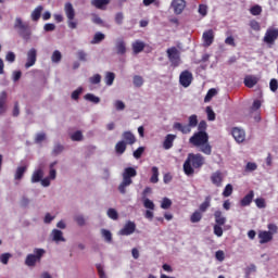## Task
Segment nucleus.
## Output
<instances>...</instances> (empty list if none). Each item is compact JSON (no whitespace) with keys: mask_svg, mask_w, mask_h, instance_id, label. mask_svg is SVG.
<instances>
[{"mask_svg":"<svg viewBox=\"0 0 278 278\" xmlns=\"http://www.w3.org/2000/svg\"><path fill=\"white\" fill-rule=\"evenodd\" d=\"M202 218H203V214L200 211H194L190 216L191 223H201Z\"/></svg>","mask_w":278,"mask_h":278,"instance_id":"obj_36","label":"nucleus"},{"mask_svg":"<svg viewBox=\"0 0 278 278\" xmlns=\"http://www.w3.org/2000/svg\"><path fill=\"white\" fill-rule=\"evenodd\" d=\"M269 89L271 90V92H277L278 81H277L276 78L270 79V81H269Z\"/></svg>","mask_w":278,"mask_h":278,"instance_id":"obj_59","label":"nucleus"},{"mask_svg":"<svg viewBox=\"0 0 278 278\" xmlns=\"http://www.w3.org/2000/svg\"><path fill=\"white\" fill-rule=\"evenodd\" d=\"M216 94H217L216 89L214 88L210 89L204 98L205 103H207L208 101H212V98L216 97Z\"/></svg>","mask_w":278,"mask_h":278,"instance_id":"obj_42","label":"nucleus"},{"mask_svg":"<svg viewBox=\"0 0 278 278\" xmlns=\"http://www.w3.org/2000/svg\"><path fill=\"white\" fill-rule=\"evenodd\" d=\"M77 58L80 62H88V53H86L84 50H79L77 52Z\"/></svg>","mask_w":278,"mask_h":278,"instance_id":"obj_52","label":"nucleus"},{"mask_svg":"<svg viewBox=\"0 0 278 278\" xmlns=\"http://www.w3.org/2000/svg\"><path fill=\"white\" fill-rule=\"evenodd\" d=\"M52 236H53L54 242H65L66 241V239H64L62 230H58V229L52 230Z\"/></svg>","mask_w":278,"mask_h":278,"instance_id":"obj_30","label":"nucleus"},{"mask_svg":"<svg viewBox=\"0 0 278 278\" xmlns=\"http://www.w3.org/2000/svg\"><path fill=\"white\" fill-rule=\"evenodd\" d=\"M96 268L98 270V275L100 278H108V276L105 275V271L103 270V265L97 264Z\"/></svg>","mask_w":278,"mask_h":278,"instance_id":"obj_60","label":"nucleus"},{"mask_svg":"<svg viewBox=\"0 0 278 278\" xmlns=\"http://www.w3.org/2000/svg\"><path fill=\"white\" fill-rule=\"evenodd\" d=\"M91 5L97 10H108V5H110V0H91Z\"/></svg>","mask_w":278,"mask_h":278,"instance_id":"obj_22","label":"nucleus"},{"mask_svg":"<svg viewBox=\"0 0 278 278\" xmlns=\"http://www.w3.org/2000/svg\"><path fill=\"white\" fill-rule=\"evenodd\" d=\"M42 177H45V172L42 169H37L33 173L31 176V184H38L39 181H42Z\"/></svg>","mask_w":278,"mask_h":278,"instance_id":"obj_27","label":"nucleus"},{"mask_svg":"<svg viewBox=\"0 0 278 278\" xmlns=\"http://www.w3.org/2000/svg\"><path fill=\"white\" fill-rule=\"evenodd\" d=\"M211 203H212V198L208 195L205 198L204 202L200 204L199 212L201 214H203L204 212H207Z\"/></svg>","mask_w":278,"mask_h":278,"instance_id":"obj_29","label":"nucleus"},{"mask_svg":"<svg viewBox=\"0 0 278 278\" xmlns=\"http://www.w3.org/2000/svg\"><path fill=\"white\" fill-rule=\"evenodd\" d=\"M10 257H12V254L10 253H3L0 255V262L1 264L8 265V262H10Z\"/></svg>","mask_w":278,"mask_h":278,"instance_id":"obj_55","label":"nucleus"},{"mask_svg":"<svg viewBox=\"0 0 278 278\" xmlns=\"http://www.w3.org/2000/svg\"><path fill=\"white\" fill-rule=\"evenodd\" d=\"M35 254H28L25 260V265L28 266L29 268H34L36 264L40 263L42 260V256L45 255L46 251L45 249H35L34 250Z\"/></svg>","mask_w":278,"mask_h":278,"instance_id":"obj_6","label":"nucleus"},{"mask_svg":"<svg viewBox=\"0 0 278 278\" xmlns=\"http://www.w3.org/2000/svg\"><path fill=\"white\" fill-rule=\"evenodd\" d=\"M42 5L37 7L33 12H31V21H40V16L42 14Z\"/></svg>","mask_w":278,"mask_h":278,"instance_id":"obj_32","label":"nucleus"},{"mask_svg":"<svg viewBox=\"0 0 278 278\" xmlns=\"http://www.w3.org/2000/svg\"><path fill=\"white\" fill-rule=\"evenodd\" d=\"M253 170H257V163L248 162L244 168L245 173H253Z\"/></svg>","mask_w":278,"mask_h":278,"instance_id":"obj_40","label":"nucleus"},{"mask_svg":"<svg viewBox=\"0 0 278 278\" xmlns=\"http://www.w3.org/2000/svg\"><path fill=\"white\" fill-rule=\"evenodd\" d=\"M202 40L205 47H212L214 42V30L213 29L205 30L202 35Z\"/></svg>","mask_w":278,"mask_h":278,"instance_id":"obj_14","label":"nucleus"},{"mask_svg":"<svg viewBox=\"0 0 278 278\" xmlns=\"http://www.w3.org/2000/svg\"><path fill=\"white\" fill-rule=\"evenodd\" d=\"M170 8L174 10V14H182L184 10H186V0H173Z\"/></svg>","mask_w":278,"mask_h":278,"instance_id":"obj_11","label":"nucleus"},{"mask_svg":"<svg viewBox=\"0 0 278 278\" xmlns=\"http://www.w3.org/2000/svg\"><path fill=\"white\" fill-rule=\"evenodd\" d=\"M125 151H127V143L125 141H123V140L118 141L115 144V152L118 155H123V153H125Z\"/></svg>","mask_w":278,"mask_h":278,"instance_id":"obj_28","label":"nucleus"},{"mask_svg":"<svg viewBox=\"0 0 278 278\" xmlns=\"http://www.w3.org/2000/svg\"><path fill=\"white\" fill-rule=\"evenodd\" d=\"M115 109L121 112L123 110H125V102L121 101V100H116L114 103Z\"/></svg>","mask_w":278,"mask_h":278,"instance_id":"obj_64","label":"nucleus"},{"mask_svg":"<svg viewBox=\"0 0 278 278\" xmlns=\"http://www.w3.org/2000/svg\"><path fill=\"white\" fill-rule=\"evenodd\" d=\"M255 198V192L253 190L249 191L248 194L240 200L241 207H249L251 203H253V199Z\"/></svg>","mask_w":278,"mask_h":278,"instance_id":"obj_17","label":"nucleus"},{"mask_svg":"<svg viewBox=\"0 0 278 278\" xmlns=\"http://www.w3.org/2000/svg\"><path fill=\"white\" fill-rule=\"evenodd\" d=\"M103 40H105V35L103 33H96L91 45H99V42H103Z\"/></svg>","mask_w":278,"mask_h":278,"instance_id":"obj_34","label":"nucleus"},{"mask_svg":"<svg viewBox=\"0 0 278 278\" xmlns=\"http://www.w3.org/2000/svg\"><path fill=\"white\" fill-rule=\"evenodd\" d=\"M172 205H173V201H170V199H168V198H164L162 203H161L162 210H169V207Z\"/></svg>","mask_w":278,"mask_h":278,"instance_id":"obj_46","label":"nucleus"},{"mask_svg":"<svg viewBox=\"0 0 278 278\" xmlns=\"http://www.w3.org/2000/svg\"><path fill=\"white\" fill-rule=\"evenodd\" d=\"M5 103H8V92L2 91L0 93V116H3L8 112V105Z\"/></svg>","mask_w":278,"mask_h":278,"instance_id":"obj_18","label":"nucleus"},{"mask_svg":"<svg viewBox=\"0 0 278 278\" xmlns=\"http://www.w3.org/2000/svg\"><path fill=\"white\" fill-rule=\"evenodd\" d=\"M142 153H144V147H139L135 152H134V159L135 160H140L142 157Z\"/></svg>","mask_w":278,"mask_h":278,"instance_id":"obj_57","label":"nucleus"},{"mask_svg":"<svg viewBox=\"0 0 278 278\" xmlns=\"http://www.w3.org/2000/svg\"><path fill=\"white\" fill-rule=\"evenodd\" d=\"M250 27H251V29H253V31H260V29H262L260 22H257L255 20L250 21Z\"/></svg>","mask_w":278,"mask_h":278,"instance_id":"obj_53","label":"nucleus"},{"mask_svg":"<svg viewBox=\"0 0 278 278\" xmlns=\"http://www.w3.org/2000/svg\"><path fill=\"white\" fill-rule=\"evenodd\" d=\"M143 207H146V210H155V203H153V201L146 198L143 200Z\"/></svg>","mask_w":278,"mask_h":278,"instance_id":"obj_47","label":"nucleus"},{"mask_svg":"<svg viewBox=\"0 0 278 278\" xmlns=\"http://www.w3.org/2000/svg\"><path fill=\"white\" fill-rule=\"evenodd\" d=\"M147 45L144 41L136 40L131 43V49L135 55H138V53H142L144 51V48Z\"/></svg>","mask_w":278,"mask_h":278,"instance_id":"obj_21","label":"nucleus"},{"mask_svg":"<svg viewBox=\"0 0 278 278\" xmlns=\"http://www.w3.org/2000/svg\"><path fill=\"white\" fill-rule=\"evenodd\" d=\"M90 84L97 85V84H101V75L100 74H96L93 76H91L89 78Z\"/></svg>","mask_w":278,"mask_h":278,"instance_id":"obj_61","label":"nucleus"},{"mask_svg":"<svg viewBox=\"0 0 278 278\" xmlns=\"http://www.w3.org/2000/svg\"><path fill=\"white\" fill-rule=\"evenodd\" d=\"M257 81H260L257 77L249 75L245 76L243 84L247 88H254L255 86H257Z\"/></svg>","mask_w":278,"mask_h":278,"instance_id":"obj_24","label":"nucleus"},{"mask_svg":"<svg viewBox=\"0 0 278 278\" xmlns=\"http://www.w3.org/2000/svg\"><path fill=\"white\" fill-rule=\"evenodd\" d=\"M108 216L112 220H118V212H116V210H114V208H109L108 210Z\"/></svg>","mask_w":278,"mask_h":278,"instance_id":"obj_49","label":"nucleus"},{"mask_svg":"<svg viewBox=\"0 0 278 278\" xmlns=\"http://www.w3.org/2000/svg\"><path fill=\"white\" fill-rule=\"evenodd\" d=\"M206 114H207V121H216V113H214V110L212 106H206Z\"/></svg>","mask_w":278,"mask_h":278,"instance_id":"obj_45","label":"nucleus"},{"mask_svg":"<svg viewBox=\"0 0 278 278\" xmlns=\"http://www.w3.org/2000/svg\"><path fill=\"white\" fill-rule=\"evenodd\" d=\"M255 205L258 210H264V207H266V200H264V198H257L255 200Z\"/></svg>","mask_w":278,"mask_h":278,"instance_id":"obj_51","label":"nucleus"},{"mask_svg":"<svg viewBox=\"0 0 278 278\" xmlns=\"http://www.w3.org/2000/svg\"><path fill=\"white\" fill-rule=\"evenodd\" d=\"M64 12L67 18V27L70 29H77V20H75V8L73 7V3L66 2L64 5Z\"/></svg>","mask_w":278,"mask_h":278,"instance_id":"obj_5","label":"nucleus"},{"mask_svg":"<svg viewBox=\"0 0 278 278\" xmlns=\"http://www.w3.org/2000/svg\"><path fill=\"white\" fill-rule=\"evenodd\" d=\"M166 54L173 68H177L181 64V52H179L177 47L168 48Z\"/></svg>","mask_w":278,"mask_h":278,"instance_id":"obj_7","label":"nucleus"},{"mask_svg":"<svg viewBox=\"0 0 278 278\" xmlns=\"http://www.w3.org/2000/svg\"><path fill=\"white\" fill-rule=\"evenodd\" d=\"M198 131H202V134H207V122L201 121L198 124Z\"/></svg>","mask_w":278,"mask_h":278,"instance_id":"obj_50","label":"nucleus"},{"mask_svg":"<svg viewBox=\"0 0 278 278\" xmlns=\"http://www.w3.org/2000/svg\"><path fill=\"white\" fill-rule=\"evenodd\" d=\"M192 74L190 73V71L186 70L180 73L179 84L182 85L184 88H188L190 84H192Z\"/></svg>","mask_w":278,"mask_h":278,"instance_id":"obj_10","label":"nucleus"},{"mask_svg":"<svg viewBox=\"0 0 278 278\" xmlns=\"http://www.w3.org/2000/svg\"><path fill=\"white\" fill-rule=\"evenodd\" d=\"M27 170V167L26 166H20L17 167L16 172H15V176L14 178L15 179H23V175H25Z\"/></svg>","mask_w":278,"mask_h":278,"instance_id":"obj_38","label":"nucleus"},{"mask_svg":"<svg viewBox=\"0 0 278 278\" xmlns=\"http://www.w3.org/2000/svg\"><path fill=\"white\" fill-rule=\"evenodd\" d=\"M114 79H116V74H114L113 72H108L104 77L106 86H112V84H114Z\"/></svg>","mask_w":278,"mask_h":278,"instance_id":"obj_33","label":"nucleus"},{"mask_svg":"<svg viewBox=\"0 0 278 278\" xmlns=\"http://www.w3.org/2000/svg\"><path fill=\"white\" fill-rule=\"evenodd\" d=\"M138 175V172L134 167H126L123 172V180L121 185L118 186V191L121 194H125L127 192V187L131 186L134 184L132 177H136Z\"/></svg>","mask_w":278,"mask_h":278,"instance_id":"obj_3","label":"nucleus"},{"mask_svg":"<svg viewBox=\"0 0 278 278\" xmlns=\"http://www.w3.org/2000/svg\"><path fill=\"white\" fill-rule=\"evenodd\" d=\"M231 134H232V138H235L236 142H239V143L244 142V140L247 138V134L238 127L232 128Z\"/></svg>","mask_w":278,"mask_h":278,"instance_id":"obj_15","label":"nucleus"},{"mask_svg":"<svg viewBox=\"0 0 278 278\" xmlns=\"http://www.w3.org/2000/svg\"><path fill=\"white\" fill-rule=\"evenodd\" d=\"M174 129H177L181 134H190L192 131V128L188 124L184 125L179 122L174 124Z\"/></svg>","mask_w":278,"mask_h":278,"instance_id":"obj_25","label":"nucleus"},{"mask_svg":"<svg viewBox=\"0 0 278 278\" xmlns=\"http://www.w3.org/2000/svg\"><path fill=\"white\" fill-rule=\"evenodd\" d=\"M125 18V15H123V12H118L115 14V23L116 25H123V21Z\"/></svg>","mask_w":278,"mask_h":278,"instance_id":"obj_62","label":"nucleus"},{"mask_svg":"<svg viewBox=\"0 0 278 278\" xmlns=\"http://www.w3.org/2000/svg\"><path fill=\"white\" fill-rule=\"evenodd\" d=\"M136 231V223L129 220L125 224L124 228L119 230V236H131Z\"/></svg>","mask_w":278,"mask_h":278,"instance_id":"obj_12","label":"nucleus"},{"mask_svg":"<svg viewBox=\"0 0 278 278\" xmlns=\"http://www.w3.org/2000/svg\"><path fill=\"white\" fill-rule=\"evenodd\" d=\"M211 181L214 186L217 188H220L223 186V172L217 170L211 175Z\"/></svg>","mask_w":278,"mask_h":278,"instance_id":"obj_19","label":"nucleus"},{"mask_svg":"<svg viewBox=\"0 0 278 278\" xmlns=\"http://www.w3.org/2000/svg\"><path fill=\"white\" fill-rule=\"evenodd\" d=\"M205 165V156H203L201 153H189L184 165V173L188 177H192L194 175V170H199L203 168Z\"/></svg>","mask_w":278,"mask_h":278,"instance_id":"obj_1","label":"nucleus"},{"mask_svg":"<svg viewBox=\"0 0 278 278\" xmlns=\"http://www.w3.org/2000/svg\"><path fill=\"white\" fill-rule=\"evenodd\" d=\"M160 169L157 166L152 167V176L150 178L151 184H157L160 181Z\"/></svg>","mask_w":278,"mask_h":278,"instance_id":"obj_31","label":"nucleus"},{"mask_svg":"<svg viewBox=\"0 0 278 278\" xmlns=\"http://www.w3.org/2000/svg\"><path fill=\"white\" fill-rule=\"evenodd\" d=\"M14 29H16L18 36H21V38L26 42L31 40V28L29 27V24L23 22V18H15Z\"/></svg>","mask_w":278,"mask_h":278,"instance_id":"obj_4","label":"nucleus"},{"mask_svg":"<svg viewBox=\"0 0 278 278\" xmlns=\"http://www.w3.org/2000/svg\"><path fill=\"white\" fill-rule=\"evenodd\" d=\"M122 138V141L126 142V144H136V136L131 131H124Z\"/></svg>","mask_w":278,"mask_h":278,"instance_id":"obj_23","label":"nucleus"},{"mask_svg":"<svg viewBox=\"0 0 278 278\" xmlns=\"http://www.w3.org/2000/svg\"><path fill=\"white\" fill-rule=\"evenodd\" d=\"M198 12L201 16H207V7L205 4H200Z\"/></svg>","mask_w":278,"mask_h":278,"instance_id":"obj_63","label":"nucleus"},{"mask_svg":"<svg viewBox=\"0 0 278 278\" xmlns=\"http://www.w3.org/2000/svg\"><path fill=\"white\" fill-rule=\"evenodd\" d=\"M38 58V50L36 48H31L28 50L26 54V63H25V68H31L36 64V60Z\"/></svg>","mask_w":278,"mask_h":278,"instance_id":"obj_9","label":"nucleus"},{"mask_svg":"<svg viewBox=\"0 0 278 278\" xmlns=\"http://www.w3.org/2000/svg\"><path fill=\"white\" fill-rule=\"evenodd\" d=\"M277 38H278V28L269 27L267 28L265 36L263 37V42H265V45H268L269 47H273V45L277 42Z\"/></svg>","mask_w":278,"mask_h":278,"instance_id":"obj_8","label":"nucleus"},{"mask_svg":"<svg viewBox=\"0 0 278 278\" xmlns=\"http://www.w3.org/2000/svg\"><path fill=\"white\" fill-rule=\"evenodd\" d=\"M55 164H58V162H53L50 164V176L49 179H55L58 172L55 170V168H53L55 166Z\"/></svg>","mask_w":278,"mask_h":278,"instance_id":"obj_56","label":"nucleus"},{"mask_svg":"<svg viewBox=\"0 0 278 278\" xmlns=\"http://www.w3.org/2000/svg\"><path fill=\"white\" fill-rule=\"evenodd\" d=\"M84 99L86 101H90V103H101V98L94 96L93 93H87L85 94Z\"/></svg>","mask_w":278,"mask_h":278,"instance_id":"obj_35","label":"nucleus"},{"mask_svg":"<svg viewBox=\"0 0 278 278\" xmlns=\"http://www.w3.org/2000/svg\"><path fill=\"white\" fill-rule=\"evenodd\" d=\"M250 14H252V16H260V14H262V8L260 7V4H255L254 7H252L250 9Z\"/></svg>","mask_w":278,"mask_h":278,"instance_id":"obj_41","label":"nucleus"},{"mask_svg":"<svg viewBox=\"0 0 278 278\" xmlns=\"http://www.w3.org/2000/svg\"><path fill=\"white\" fill-rule=\"evenodd\" d=\"M189 143L193 147H200L201 153L212 155V146L210 144V135L203 131H197L189 138Z\"/></svg>","mask_w":278,"mask_h":278,"instance_id":"obj_2","label":"nucleus"},{"mask_svg":"<svg viewBox=\"0 0 278 278\" xmlns=\"http://www.w3.org/2000/svg\"><path fill=\"white\" fill-rule=\"evenodd\" d=\"M71 138L74 142H79L84 139V135L81 134V131L77 130L71 136Z\"/></svg>","mask_w":278,"mask_h":278,"instance_id":"obj_48","label":"nucleus"},{"mask_svg":"<svg viewBox=\"0 0 278 278\" xmlns=\"http://www.w3.org/2000/svg\"><path fill=\"white\" fill-rule=\"evenodd\" d=\"M260 244H268L273 240V232L261 230L258 232Z\"/></svg>","mask_w":278,"mask_h":278,"instance_id":"obj_16","label":"nucleus"},{"mask_svg":"<svg viewBox=\"0 0 278 278\" xmlns=\"http://www.w3.org/2000/svg\"><path fill=\"white\" fill-rule=\"evenodd\" d=\"M101 235L104 238L105 242H112V232L108 229H102Z\"/></svg>","mask_w":278,"mask_h":278,"instance_id":"obj_44","label":"nucleus"},{"mask_svg":"<svg viewBox=\"0 0 278 278\" xmlns=\"http://www.w3.org/2000/svg\"><path fill=\"white\" fill-rule=\"evenodd\" d=\"M176 139L177 135L168 134L163 141V149H165V151L173 149V144Z\"/></svg>","mask_w":278,"mask_h":278,"instance_id":"obj_20","label":"nucleus"},{"mask_svg":"<svg viewBox=\"0 0 278 278\" xmlns=\"http://www.w3.org/2000/svg\"><path fill=\"white\" fill-rule=\"evenodd\" d=\"M52 62L58 63L62 60V53L59 50H55L51 56Z\"/></svg>","mask_w":278,"mask_h":278,"instance_id":"obj_54","label":"nucleus"},{"mask_svg":"<svg viewBox=\"0 0 278 278\" xmlns=\"http://www.w3.org/2000/svg\"><path fill=\"white\" fill-rule=\"evenodd\" d=\"M132 84L136 88H141V86L144 84V79L142 76H134Z\"/></svg>","mask_w":278,"mask_h":278,"instance_id":"obj_39","label":"nucleus"},{"mask_svg":"<svg viewBox=\"0 0 278 278\" xmlns=\"http://www.w3.org/2000/svg\"><path fill=\"white\" fill-rule=\"evenodd\" d=\"M62 151H64V146L58 143L53 148L52 155H60V153H62Z\"/></svg>","mask_w":278,"mask_h":278,"instance_id":"obj_58","label":"nucleus"},{"mask_svg":"<svg viewBox=\"0 0 278 278\" xmlns=\"http://www.w3.org/2000/svg\"><path fill=\"white\" fill-rule=\"evenodd\" d=\"M115 50L117 55H125L127 53V42H125V39L119 38L116 40Z\"/></svg>","mask_w":278,"mask_h":278,"instance_id":"obj_13","label":"nucleus"},{"mask_svg":"<svg viewBox=\"0 0 278 278\" xmlns=\"http://www.w3.org/2000/svg\"><path fill=\"white\" fill-rule=\"evenodd\" d=\"M191 129L199 125V117L193 114L189 116V123L187 124Z\"/></svg>","mask_w":278,"mask_h":278,"instance_id":"obj_37","label":"nucleus"},{"mask_svg":"<svg viewBox=\"0 0 278 278\" xmlns=\"http://www.w3.org/2000/svg\"><path fill=\"white\" fill-rule=\"evenodd\" d=\"M231 194H233V186H231V184H228L223 191V197H231Z\"/></svg>","mask_w":278,"mask_h":278,"instance_id":"obj_43","label":"nucleus"},{"mask_svg":"<svg viewBox=\"0 0 278 278\" xmlns=\"http://www.w3.org/2000/svg\"><path fill=\"white\" fill-rule=\"evenodd\" d=\"M214 218L216 225H225L227 223V217L223 215V211H215Z\"/></svg>","mask_w":278,"mask_h":278,"instance_id":"obj_26","label":"nucleus"}]
</instances>
